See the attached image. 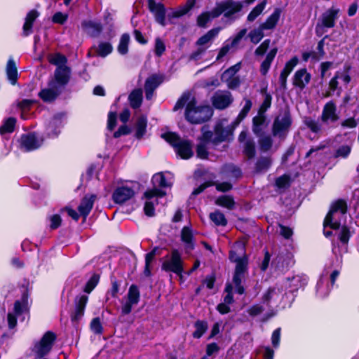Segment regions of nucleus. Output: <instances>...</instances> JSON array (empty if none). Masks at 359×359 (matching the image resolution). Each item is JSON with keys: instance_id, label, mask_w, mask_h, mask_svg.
I'll return each mask as SVG.
<instances>
[{"instance_id": "f257e3e1", "label": "nucleus", "mask_w": 359, "mask_h": 359, "mask_svg": "<svg viewBox=\"0 0 359 359\" xmlns=\"http://www.w3.org/2000/svg\"><path fill=\"white\" fill-rule=\"evenodd\" d=\"M212 114V109L210 106H197V101L193 97L187 104L184 117L191 124H201L210 120Z\"/></svg>"}, {"instance_id": "f03ea898", "label": "nucleus", "mask_w": 359, "mask_h": 359, "mask_svg": "<svg viewBox=\"0 0 359 359\" xmlns=\"http://www.w3.org/2000/svg\"><path fill=\"white\" fill-rule=\"evenodd\" d=\"M161 269L167 273H173L180 276L184 272V261L182 255L177 249H172L170 255L164 257Z\"/></svg>"}, {"instance_id": "7ed1b4c3", "label": "nucleus", "mask_w": 359, "mask_h": 359, "mask_svg": "<svg viewBox=\"0 0 359 359\" xmlns=\"http://www.w3.org/2000/svg\"><path fill=\"white\" fill-rule=\"evenodd\" d=\"M221 28L215 27L208 31L196 41L197 49L193 51L189 55L190 60H198L210 47L212 40L218 35Z\"/></svg>"}, {"instance_id": "20e7f679", "label": "nucleus", "mask_w": 359, "mask_h": 359, "mask_svg": "<svg viewBox=\"0 0 359 359\" xmlns=\"http://www.w3.org/2000/svg\"><path fill=\"white\" fill-rule=\"evenodd\" d=\"M243 8V3L233 0H226L217 3L212 8V14L215 17H219L222 14L226 18L231 19L233 15L241 12Z\"/></svg>"}, {"instance_id": "39448f33", "label": "nucleus", "mask_w": 359, "mask_h": 359, "mask_svg": "<svg viewBox=\"0 0 359 359\" xmlns=\"http://www.w3.org/2000/svg\"><path fill=\"white\" fill-rule=\"evenodd\" d=\"M292 124V116L288 108L285 109L282 115L277 116L272 124L273 136L281 137L289 131Z\"/></svg>"}, {"instance_id": "423d86ee", "label": "nucleus", "mask_w": 359, "mask_h": 359, "mask_svg": "<svg viewBox=\"0 0 359 359\" xmlns=\"http://www.w3.org/2000/svg\"><path fill=\"white\" fill-rule=\"evenodd\" d=\"M57 339V335L52 331H47L39 342L34 346V351L40 358L46 355L52 349Z\"/></svg>"}, {"instance_id": "0eeeda50", "label": "nucleus", "mask_w": 359, "mask_h": 359, "mask_svg": "<svg viewBox=\"0 0 359 359\" xmlns=\"http://www.w3.org/2000/svg\"><path fill=\"white\" fill-rule=\"evenodd\" d=\"M65 113L55 114L46 127V135L48 138H57L65 126Z\"/></svg>"}, {"instance_id": "6e6552de", "label": "nucleus", "mask_w": 359, "mask_h": 359, "mask_svg": "<svg viewBox=\"0 0 359 359\" xmlns=\"http://www.w3.org/2000/svg\"><path fill=\"white\" fill-rule=\"evenodd\" d=\"M19 142L20 149L24 152H30L41 147V144L34 133L22 134Z\"/></svg>"}, {"instance_id": "1a4fd4ad", "label": "nucleus", "mask_w": 359, "mask_h": 359, "mask_svg": "<svg viewBox=\"0 0 359 359\" xmlns=\"http://www.w3.org/2000/svg\"><path fill=\"white\" fill-rule=\"evenodd\" d=\"M149 11L154 14L155 20L163 27L166 25V8L163 3H156L155 0H148Z\"/></svg>"}, {"instance_id": "9d476101", "label": "nucleus", "mask_w": 359, "mask_h": 359, "mask_svg": "<svg viewBox=\"0 0 359 359\" xmlns=\"http://www.w3.org/2000/svg\"><path fill=\"white\" fill-rule=\"evenodd\" d=\"M88 301V297L87 295L82 294L76 297L74 300L75 309L70 314L71 321L73 323H78L83 316Z\"/></svg>"}, {"instance_id": "9b49d317", "label": "nucleus", "mask_w": 359, "mask_h": 359, "mask_svg": "<svg viewBox=\"0 0 359 359\" xmlns=\"http://www.w3.org/2000/svg\"><path fill=\"white\" fill-rule=\"evenodd\" d=\"M135 191L127 186L118 187L112 194V200L116 204H123L135 196Z\"/></svg>"}, {"instance_id": "f8f14e48", "label": "nucleus", "mask_w": 359, "mask_h": 359, "mask_svg": "<svg viewBox=\"0 0 359 359\" xmlns=\"http://www.w3.org/2000/svg\"><path fill=\"white\" fill-rule=\"evenodd\" d=\"M248 271V267L244 268L241 264L235 267L232 281L235 285L236 292L238 294L242 295L245 292V288L242 283Z\"/></svg>"}, {"instance_id": "ddd939ff", "label": "nucleus", "mask_w": 359, "mask_h": 359, "mask_svg": "<svg viewBox=\"0 0 359 359\" xmlns=\"http://www.w3.org/2000/svg\"><path fill=\"white\" fill-rule=\"evenodd\" d=\"M311 79V75L307 72L306 68L298 69L294 74L292 85L302 90L310 82Z\"/></svg>"}, {"instance_id": "4468645a", "label": "nucleus", "mask_w": 359, "mask_h": 359, "mask_svg": "<svg viewBox=\"0 0 359 359\" xmlns=\"http://www.w3.org/2000/svg\"><path fill=\"white\" fill-rule=\"evenodd\" d=\"M71 74L72 69L69 66L56 67L54 72L55 81L59 86L64 87L69 82Z\"/></svg>"}, {"instance_id": "2eb2a0df", "label": "nucleus", "mask_w": 359, "mask_h": 359, "mask_svg": "<svg viewBox=\"0 0 359 359\" xmlns=\"http://www.w3.org/2000/svg\"><path fill=\"white\" fill-rule=\"evenodd\" d=\"M339 13V9L333 6L327 9L321 15V26L325 28L334 27L338 18Z\"/></svg>"}, {"instance_id": "dca6fc26", "label": "nucleus", "mask_w": 359, "mask_h": 359, "mask_svg": "<svg viewBox=\"0 0 359 359\" xmlns=\"http://www.w3.org/2000/svg\"><path fill=\"white\" fill-rule=\"evenodd\" d=\"M214 134L213 145L215 146L226 141L230 142L233 140V137L230 136L227 127L224 128L221 123H218L214 126Z\"/></svg>"}, {"instance_id": "f3484780", "label": "nucleus", "mask_w": 359, "mask_h": 359, "mask_svg": "<svg viewBox=\"0 0 359 359\" xmlns=\"http://www.w3.org/2000/svg\"><path fill=\"white\" fill-rule=\"evenodd\" d=\"M39 15V12L36 9H32L27 13L25 22L22 26V36L27 37L33 33L34 23Z\"/></svg>"}, {"instance_id": "a211bd4d", "label": "nucleus", "mask_w": 359, "mask_h": 359, "mask_svg": "<svg viewBox=\"0 0 359 359\" xmlns=\"http://www.w3.org/2000/svg\"><path fill=\"white\" fill-rule=\"evenodd\" d=\"M175 151L184 160L189 159L194 156L191 142L189 140H182L175 148Z\"/></svg>"}, {"instance_id": "6ab92c4d", "label": "nucleus", "mask_w": 359, "mask_h": 359, "mask_svg": "<svg viewBox=\"0 0 359 359\" xmlns=\"http://www.w3.org/2000/svg\"><path fill=\"white\" fill-rule=\"evenodd\" d=\"M82 29L91 37L98 36L102 32V25L100 22H95L92 20H84L81 24Z\"/></svg>"}, {"instance_id": "aec40b11", "label": "nucleus", "mask_w": 359, "mask_h": 359, "mask_svg": "<svg viewBox=\"0 0 359 359\" xmlns=\"http://www.w3.org/2000/svg\"><path fill=\"white\" fill-rule=\"evenodd\" d=\"M337 107L336 104L333 101H330L327 102L323 109L321 120L323 122H327V121H331V122H336L339 118V116L336 113Z\"/></svg>"}, {"instance_id": "412c9836", "label": "nucleus", "mask_w": 359, "mask_h": 359, "mask_svg": "<svg viewBox=\"0 0 359 359\" xmlns=\"http://www.w3.org/2000/svg\"><path fill=\"white\" fill-rule=\"evenodd\" d=\"M272 165L271 156H260L255 163L253 172L255 174L266 172Z\"/></svg>"}, {"instance_id": "4be33fe9", "label": "nucleus", "mask_w": 359, "mask_h": 359, "mask_svg": "<svg viewBox=\"0 0 359 359\" xmlns=\"http://www.w3.org/2000/svg\"><path fill=\"white\" fill-rule=\"evenodd\" d=\"M281 13V8H276L273 12L268 16L265 22L260 25L262 28L264 29H274L280 20Z\"/></svg>"}, {"instance_id": "5701e85b", "label": "nucleus", "mask_w": 359, "mask_h": 359, "mask_svg": "<svg viewBox=\"0 0 359 359\" xmlns=\"http://www.w3.org/2000/svg\"><path fill=\"white\" fill-rule=\"evenodd\" d=\"M7 79L12 85H15L18 79V72L15 62L11 58L8 60L6 67Z\"/></svg>"}, {"instance_id": "b1692460", "label": "nucleus", "mask_w": 359, "mask_h": 359, "mask_svg": "<svg viewBox=\"0 0 359 359\" xmlns=\"http://www.w3.org/2000/svg\"><path fill=\"white\" fill-rule=\"evenodd\" d=\"M143 93L141 88L134 89L128 95L130 105L134 109H137L141 107Z\"/></svg>"}, {"instance_id": "393cba45", "label": "nucleus", "mask_w": 359, "mask_h": 359, "mask_svg": "<svg viewBox=\"0 0 359 359\" xmlns=\"http://www.w3.org/2000/svg\"><path fill=\"white\" fill-rule=\"evenodd\" d=\"M181 240L186 245V248L194 250L195 248L194 238L192 230L189 226H184L181 231Z\"/></svg>"}, {"instance_id": "a878e982", "label": "nucleus", "mask_w": 359, "mask_h": 359, "mask_svg": "<svg viewBox=\"0 0 359 359\" xmlns=\"http://www.w3.org/2000/svg\"><path fill=\"white\" fill-rule=\"evenodd\" d=\"M60 92L54 88H43L39 93V97L45 102H54L60 95Z\"/></svg>"}, {"instance_id": "bb28decb", "label": "nucleus", "mask_w": 359, "mask_h": 359, "mask_svg": "<svg viewBox=\"0 0 359 359\" xmlns=\"http://www.w3.org/2000/svg\"><path fill=\"white\" fill-rule=\"evenodd\" d=\"M147 118L144 116H140L135 124V137L137 140H141L147 133Z\"/></svg>"}, {"instance_id": "cd10ccee", "label": "nucleus", "mask_w": 359, "mask_h": 359, "mask_svg": "<svg viewBox=\"0 0 359 359\" xmlns=\"http://www.w3.org/2000/svg\"><path fill=\"white\" fill-rule=\"evenodd\" d=\"M233 102L230 95H220L213 99L212 104L217 109L227 108Z\"/></svg>"}, {"instance_id": "c85d7f7f", "label": "nucleus", "mask_w": 359, "mask_h": 359, "mask_svg": "<svg viewBox=\"0 0 359 359\" xmlns=\"http://www.w3.org/2000/svg\"><path fill=\"white\" fill-rule=\"evenodd\" d=\"M348 207L347 203L344 199H337L331 205L330 210L327 213L330 217V215H334L337 212H340L341 214H346L347 212Z\"/></svg>"}, {"instance_id": "c756f323", "label": "nucleus", "mask_w": 359, "mask_h": 359, "mask_svg": "<svg viewBox=\"0 0 359 359\" xmlns=\"http://www.w3.org/2000/svg\"><path fill=\"white\" fill-rule=\"evenodd\" d=\"M163 81V76L154 74L149 76L144 83V88L156 90Z\"/></svg>"}, {"instance_id": "7c9ffc66", "label": "nucleus", "mask_w": 359, "mask_h": 359, "mask_svg": "<svg viewBox=\"0 0 359 359\" xmlns=\"http://www.w3.org/2000/svg\"><path fill=\"white\" fill-rule=\"evenodd\" d=\"M243 153L247 157L248 160H252L255 157L256 144L252 139L246 140L243 145Z\"/></svg>"}, {"instance_id": "2f4dec72", "label": "nucleus", "mask_w": 359, "mask_h": 359, "mask_svg": "<svg viewBox=\"0 0 359 359\" xmlns=\"http://www.w3.org/2000/svg\"><path fill=\"white\" fill-rule=\"evenodd\" d=\"M223 172L235 179H239L243 175L241 169L233 163L225 164L223 167Z\"/></svg>"}, {"instance_id": "473e14b6", "label": "nucleus", "mask_w": 359, "mask_h": 359, "mask_svg": "<svg viewBox=\"0 0 359 359\" xmlns=\"http://www.w3.org/2000/svg\"><path fill=\"white\" fill-rule=\"evenodd\" d=\"M196 328L192 334L194 339H200L206 332L208 328V322L206 320H197L194 325Z\"/></svg>"}, {"instance_id": "72a5a7b5", "label": "nucleus", "mask_w": 359, "mask_h": 359, "mask_svg": "<svg viewBox=\"0 0 359 359\" xmlns=\"http://www.w3.org/2000/svg\"><path fill=\"white\" fill-rule=\"evenodd\" d=\"M215 204L229 210H232L234 208L235 201L232 196L222 195L216 199Z\"/></svg>"}, {"instance_id": "f704fd0d", "label": "nucleus", "mask_w": 359, "mask_h": 359, "mask_svg": "<svg viewBox=\"0 0 359 359\" xmlns=\"http://www.w3.org/2000/svg\"><path fill=\"white\" fill-rule=\"evenodd\" d=\"M229 259L231 262L236 263V266L241 264L244 268L248 267V257L245 254L243 257H239L236 252L230 250L229 253Z\"/></svg>"}, {"instance_id": "c9c22d12", "label": "nucleus", "mask_w": 359, "mask_h": 359, "mask_svg": "<svg viewBox=\"0 0 359 359\" xmlns=\"http://www.w3.org/2000/svg\"><path fill=\"white\" fill-rule=\"evenodd\" d=\"M17 120L15 117H8L0 126V134L11 133L14 131Z\"/></svg>"}, {"instance_id": "e433bc0d", "label": "nucleus", "mask_w": 359, "mask_h": 359, "mask_svg": "<svg viewBox=\"0 0 359 359\" xmlns=\"http://www.w3.org/2000/svg\"><path fill=\"white\" fill-rule=\"evenodd\" d=\"M130 39V35L128 33H124L121 36L119 43L117 46V50L119 54L125 55L128 53Z\"/></svg>"}, {"instance_id": "4c0bfd02", "label": "nucleus", "mask_w": 359, "mask_h": 359, "mask_svg": "<svg viewBox=\"0 0 359 359\" xmlns=\"http://www.w3.org/2000/svg\"><path fill=\"white\" fill-rule=\"evenodd\" d=\"M212 14V10L211 11H205L201 13L196 19V24L199 27L205 28L207 24L213 18H217Z\"/></svg>"}, {"instance_id": "58836bf2", "label": "nucleus", "mask_w": 359, "mask_h": 359, "mask_svg": "<svg viewBox=\"0 0 359 359\" xmlns=\"http://www.w3.org/2000/svg\"><path fill=\"white\" fill-rule=\"evenodd\" d=\"M267 4L266 0H263L255 6L252 11L249 13L247 17V20L249 22H253L264 10Z\"/></svg>"}, {"instance_id": "ea45409f", "label": "nucleus", "mask_w": 359, "mask_h": 359, "mask_svg": "<svg viewBox=\"0 0 359 359\" xmlns=\"http://www.w3.org/2000/svg\"><path fill=\"white\" fill-rule=\"evenodd\" d=\"M210 219L216 226H225L228 223L224 214L219 210L211 212L210 214Z\"/></svg>"}, {"instance_id": "a19ab883", "label": "nucleus", "mask_w": 359, "mask_h": 359, "mask_svg": "<svg viewBox=\"0 0 359 359\" xmlns=\"http://www.w3.org/2000/svg\"><path fill=\"white\" fill-rule=\"evenodd\" d=\"M161 137L170 144L174 149L182 140L180 136L175 132H166L161 134Z\"/></svg>"}, {"instance_id": "79ce46f5", "label": "nucleus", "mask_w": 359, "mask_h": 359, "mask_svg": "<svg viewBox=\"0 0 359 359\" xmlns=\"http://www.w3.org/2000/svg\"><path fill=\"white\" fill-rule=\"evenodd\" d=\"M100 279V275L99 273H94L86 282L83 287V291L88 294L90 293L99 283Z\"/></svg>"}, {"instance_id": "37998d69", "label": "nucleus", "mask_w": 359, "mask_h": 359, "mask_svg": "<svg viewBox=\"0 0 359 359\" xmlns=\"http://www.w3.org/2000/svg\"><path fill=\"white\" fill-rule=\"evenodd\" d=\"M266 118L264 115L259 114L258 116L252 118V131L255 134L259 135L262 130V126L265 122Z\"/></svg>"}, {"instance_id": "c03bdc74", "label": "nucleus", "mask_w": 359, "mask_h": 359, "mask_svg": "<svg viewBox=\"0 0 359 359\" xmlns=\"http://www.w3.org/2000/svg\"><path fill=\"white\" fill-rule=\"evenodd\" d=\"M113 51V46L109 42H100L96 51L97 55L105 57Z\"/></svg>"}, {"instance_id": "a18cd8bd", "label": "nucleus", "mask_w": 359, "mask_h": 359, "mask_svg": "<svg viewBox=\"0 0 359 359\" xmlns=\"http://www.w3.org/2000/svg\"><path fill=\"white\" fill-rule=\"evenodd\" d=\"M151 182L154 186H157L160 188H167L170 186L165 176L162 172L154 174L152 177Z\"/></svg>"}, {"instance_id": "49530a36", "label": "nucleus", "mask_w": 359, "mask_h": 359, "mask_svg": "<svg viewBox=\"0 0 359 359\" xmlns=\"http://www.w3.org/2000/svg\"><path fill=\"white\" fill-rule=\"evenodd\" d=\"M264 30L265 29H262L260 25L257 29H253L251 30L248 34L250 41L254 44H257L264 36L263 32Z\"/></svg>"}, {"instance_id": "de8ad7c7", "label": "nucleus", "mask_w": 359, "mask_h": 359, "mask_svg": "<svg viewBox=\"0 0 359 359\" xmlns=\"http://www.w3.org/2000/svg\"><path fill=\"white\" fill-rule=\"evenodd\" d=\"M140 297L139 287L135 284H132L129 287L126 297L138 304L140 301Z\"/></svg>"}, {"instance_id": "09e8293b", "label": "nucleus", "mask_w": 359, "mask_h": 359, "mask_svg": "<svg viewBox=\"0 0 359 359\" xmlns=\"http://www.w3.org/2000/svg\"><path fill=\"white\" fill-rule=\"evenodd\" d=\"M291 177L287 174L277 177L275 181V185L278 189H287L290 187Z\"/></svg>"}, {"instance_id": "8fccbe9b", "label": "nucleus", "mask_w": 359, "mask_h": 359, "mask_svg": "<svg viewBox=\"0 0 359 359\" xmlns=\"http://www.w3.org/2000/svg\"><path fill=\"white\" fill-rule=\"evenodd\" d=\"M207 126H203L201 128V132L202 135L201 137L198 138V140L200 141V142L205 143V144H209L212 143L213 144V135L214 133L211 130L206 129Z\"/></svg>"}, {"instance_id": "3c124183", "label": "nucleus", "mask_w": 359, "mask_h": 359, "mask_svg": "<svg viewBox=\"0 0 359 359\" xmlns=\"http://www.w3.org/2000/svg\"><path fill=\"white\" fill-rule=\"evenodd\" d=\"M304 123L313 133H318L321 130V126L318 121H316L311 117H305Z\"/></svg>"}, {"instance_id": "603ef678", "label": "nucleus", "mask_w": 359, "mask_h": 359, "mask_svg": "<svg viewBox=\"0 0 359 359\" xmlns=\"http://www.w3.org/2000/svg\"><path fill=\"white\" fill-rule=\"evenodd\" d=\"M90 330L95 334L100 335L103 333L104 328L99 317L93 318L90 323Z\"/></svg>"}, {"instance_id": "864d4df0", "label": "nucleus", "mask_w": 359, "mask_h": 359, "mask_svg": "<svg viewBox=\"0 0 359 359\" xmlns=\"http://www.w3.org/2000/svg\"><path fill=\"white\" fill-rule=\"evenodd\" d=\"M49 62L57 66V67H67V58L65 55L57 53L53 58L49 60Z\"/></svg>"}, {"instance_id": "5fc2aeb1", "label": "nucleus", "mask_w": 359, "mask_h": 359, "mask_svg": "<svg viewBox=\"0 0 359 359\" xmlns=\"http://www.w3.org/2000/svg\"><path fill=\"white\" fill-rule=\"evenodd\" d=\"M207 144H208L199 142L196 145V156L198 158L203 159V160H205V159L208 158L209 151H208L207 146H206Z\"/></svg>"}, {"instance_id": "6e6d98bb", "label": "nucleus", "mask_w": 359, "mask_h": 359, "mask_svg": "<svg viewBox=\"0 0 359 359\" xmlns=\"http://www.w3.org/2000/svg\"><path fill=\"white\" fill-rule=\"evenodd\" d=\"M111 287L107 292V295H110L112 298H118V293L121 285V282L118 281L114 276L111 277Z\"/></svg>"}, {"instance_id": "4d7b16f0", "label": "nucleus", "mask_w": 359, "mask_h": 359, "mask_svg": "<svg viewBox=\"0 0 359 359\" xmlns=\"http://www.w3.org/2000/svg\"><path fill=\"white\" fill-rule=\"evenodd\" d=\"M259 149L263 152L270 150L273 145V140L270 136H265L259 140Z\"/></svg>"}, {"instance_id": "13d9d810", "label": "nucleus", "mask_w": 359, "mask_h": 359, "mask_svg": "<svg viewBox=\"0 0 359 359\" xmlns=\"http://www.w3.org/2000/svg\"><path fill=\"white\" fill-rule=\"evenodd\" d=\"M339 72H337L336 74L330 79L329 82V90L326 92L325 96L330 97L333 95L334 92L338 88L339 82Z\"/></svg>"}, {"instance_id": "bf43d9fd", "label": "nucleus", "mask_w": 359, "mask_h": 359, "mask_svg": "<svg viewBox=\"0 0 359 359\" xmlns=\"http://www.w3.org/2000/svg\"><path fill=\"white\" fill-rule=\"evenodd\" d=\"M189 99L190 94L189 93H184L175 103L173 107V111H177L180 109L183 108L185 105L187 106V103L190 101Z\"/></svg>"}, {"instance_id": "052dcab7", "label": "nucleus", "mask_w": 359, "mask_h": 359, "mask_svg": "<svg viewBox=\"0 0 359 359\" xmlns=\"http://www.w3.org/2000/svg\"><path fill=\"white\" fill-rule=\"evenodd\" d=\"M351 151V148L348 145H342L339 147L334 152V157H341L344 158H347Z\"/></svg>"}, {"instance_id": "680f3d73", "label": "nucleus", "mask_w": 359, "mask_h": 359, "mask_svg": "<svg viewBox=\"0 0 359 359\" xmlns=\"http://www.w3.org/2000/svg\"><path fill=\"white\" fill-rule=\"evenodd\" d=\"M351 238V232L349 227L346 225L342 226L341 231L339 234V240L342 244H347Z\"/></svg>"}, {"instance_id": "e2e57ef3", "label": "nucleus", "mask_w": 359, "mask_h": 359, "mask_svg": "<svg viewBox=\"0 0 359 359\" xmlns=\"http://www.w3.org/2000/svg\"><path fill=\"white\" fill-rule=\"evenodd\" d=\"M165 45L160 37L155 39L154 53L156 56L161 57L165 51Z\"/></svg>"}, {"instance_id": "0e129e2a", "label": "nucleus", "mask_w": 359, "mask_h": 359, "mask_svg": "<svg viewBox=\"0 0 359 359\" xmlns=\"http://www.w3.org/2000/svg\"><path fill=\"white\" fill-rule=\"evenodd\" d=\"M95 199L96 195L95 194L86 195L81 199L80 205H82L83 206L87 208L88 210H92Z\"/></svg>"}, {"instance_id": "69168bd1", "label": "nucleus", "mask_w": 359, "mask_h": 359, "mask_svg": "<svg viewBox=\"0 0 359 359\" xmlns=\"http://www.w3.org/2000/svg\"><path fill=\"white\" fill-rule=\"evenodd\" d=\"M244 100L245 105L237 116L239 119L241 118V120H243L248 116L252 106V102L249 98H245Z\"/></svg>"}, {"instance_id": "338daca9", "label": "nucleus", "mask_w": 359, "mask_h": 359, "mask_svg": "<svg viewBox=\"0 0 359 359\" xmlns=\"http://www.w3.org/2000/svg\"><path fill=\"white\" fill-rule=\"evenodd\" d=\"M117 124V113L116 111H110L108 113L107 118V129L110 131L114 130Z\"/></svg>"}, {"instance_id": "774afa93", "label": "nucleus", "mask_w": 359, "mask_h": 359, "mask_svg": "<svg viewBox=\"0 0 359 359\" xmlns=\"http://www.w3.org/2000/svg\"><path fill=\"white\" fill-rule=\"evenodd\" d=\"M271 40L265 39L255 50V54L257 56H263L269 48Z\"/></svg>"}]
</instances>
